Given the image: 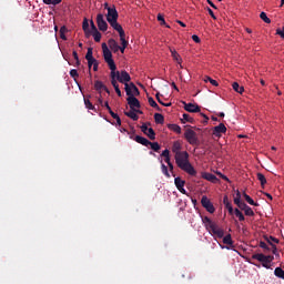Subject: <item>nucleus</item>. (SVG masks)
<instances>
[{
  "mask_svg": "<svg viewBox=\"0 0 284 284\" xmlns=\"http://www.w3.org/2000/svg\"><path fill=\"white\" fill-rule=\"evenodd\" d=\"M251 260H256L258 263H261V266L271 270L272 263L274 262V255H266L262 253H256L252 255Z\"/></svg>",
  "mask_w": 284,
  "mask_h": 284,
  "instance_id": "obj_3",
  "label": "nucleus"
},
{
  "mask_svg": "<svg viewBox=\"0 0 284 284\" xmlns=\"http://www.w3.org/2000/svg\"><path fill=\"white\" fill-rule=\"evenodd\" d=\"M201 204L202 207H205L206 212H209L210 214H214V212H216L214 204H212V201H210L206 195L202 196Z\"/></svg>",
  "mask_w": 284,
  "mask_h": 284,
  "instance_id": "obj_7",
  "label": "nucleus"
},
{
  "mask_svg": "<svg viewBox=\"0 0 284 284\" xmlns=\"http://www.w3.org/2000/svg\"><path fill=\"white\" fill-rule=\"evenodd\" d=\"M97 23H98V28L101 32H106L108 31V22L105 21V19L103 18L102 13H99L97 16Z\"/></svg>",
  "mask_w": 284,
  "mask_h": 284,
  "instance_id": "obj_10",
  "label": "nucleus"
},
{
  "mask_svg": "<svg viewBox=\"0 0 284 284\" xmlns=\"http://www.w3.org/2000/svg\"><path fill=\"white\" fill-rule=\"evenodd\" d=\"M276 34L281 36V38L284 39V27H283V30L282 29H277L276 30Z\"/></svg>",
  "mask_w": 284,
  "mask_h": 284,
  "instance_id": "obj_55",
  "label": "nucleus"
},
{
  "mask_svg": "<svg viewBox=\"0 0 284 284\" xmlns=\"http://www.w3.org/2000/svg\"><path fill=\"white\" fill-rule=\"evenodd\" d=\"M243 201H241V191H236V195L234 197V204L239 205L241 204Z\"/></svg>",
  "mask_w": 284,
  "mask_h": 284,
  "instance_id": "obj_42",
  "label": "nucleus"
},
{
  "mask_svg": "<svg viewBox=\"0 0 284 284\" xmlns=\"http://www.w3.org/2000/svg\"><path fill=\"white\" fill-rule=\"evenodd\" d=\"M144 134L150 139V141H154L156 139V132H154V129L152 128H149Z\"/></svg>",
  "mask_w": 284,
  "mask_h": 284,
  "instance_id": "obj_24",
  "label": "nucleus"
},
{
  "mask_svg": "<svg viewBox=\"0 0 284 284\" xmlns=\"http://www.w3.org/2000/svg\"><path fill=\"white\" fill-rule=\"evenodd\" d=\"M161 156L168 158L170 156V150L165 149L162 153Z\"/></svg>",
  "mask_w": 284,
  "mask_h": 284,
  "instance_id": "obj_57",
  "label": "nucleus"
},
{
  "mask_svg": "<svg viewBox=\"0 0 284 284\" xmlns=\"http://www.w3.org/2000/svg\"><path fill=\"white\" fill-rule=\"evenodd\" d=\"M161 170L164 176H166V179H170V171L168 170V166L164 163L161 164Z\"/></svg>",
  "mask_w": 284,
  "mask_h": 284,
  "instance_id": "obj_38",
  "label": "nucleus"
},
{
  "mask_svg": "<svg viewBox=\"0 0 284 284\" xmlns=\"http://www.w3.org/2000/svg\"><path fill=\"white\" fill-rule=\"evenodd\" d=\"M267 243L272 246V250H276V244H278V239L274 236H266Z\"/></svg>",
  "mask_w": 284,
  "mask_h": 284,
  "instance_id": "obj_18",
  "label": "nucleus"
},
{
  "mask_svg": "<svg viewBox=\"0 0 284 284\" xmlns=\"http://www.w3.org/2000/svg\"><path fill=\"white\" fill-rule=\"evenodd\" d=\"M90 26H91V31L92 32H97V30H99V29H97V26L94 24L93 20H90Z\"/></svg>",
  "mask_w": 284,
  "mask_h": 284,
  "instance_id": "obj_53",
  "label": "nucleus"
},
{
  "mask_svg": "<svg viewBox=\"0 0 284 284\" xmlns=\"http://www.w3.org/2000/svg\"><path fill=\"white\" fill-rule=\"evenodd\" d=\"M120 41L123 48H128V40H125V33H123V36L120 37Z\"/></svg>",
  "mask_w": 284,
  "mask_h": 284,
  "instance_id": "obj_48",
  "label": "nucleus"
},
{
  "mask_svg": "<svg viewBox=\"0 0 284 284\" xmlns=\"http://www.w3.org/2000/svg\"><path fill=\"white\" fill-rule=\"evenodd\" d=\"M82 30L88 34L90 32V22H88L87 18H84L82 22Z\"/></svg>",
  "mask_w": 284,
  "mask_h": 284,
  "instance_id": "obj_35",
  "label": "nucleus"
},
{
  "mask_svg": "<svg viewBox=\"0 0 284 284\" xmlns=\"http://www.w3.org/2000/svg\"><path fill=\"white\" fill-rule=\"evenodd\" d=\"M94 88L98 92H101V90H103L105 88V84H103V82L97 80L94 83Z\"/></svg>",
  "mask_w": 284,
  "mask_h": 284,
  "instance_id": "obj_36",
  "label": "nucleus"
},
{
  "mask_svg": "<svg viewBox=\"0 0 284 284\" xmlns=\"http://www.w3.org/2000/svg\"><path fill=\"white\" fill-rule=\"evenodd\" d=\"M181 121L182 123H194V119L187 113L182 114Z\"/></svg>",
  "mask_w": 284,
  "mask_h": 284,
  "instance_id": "obj_25",
  "label": "nucleus"
},
{
  "mask_svg": "<svg viewBox=\"0 0 284 284\" xmlns=\"http://www.w3.org/2000/svg\"><path fill=\"white\" fill-rule=\"evenodd\" d=\"M257 180L261 183L262 187H265V184L267 183V179H265V175L263 173H257Z\"/></svg>",
  "mask_w": 284,
  "mask_h": 284,
  "instance_id": "obj_31",
  "label": "nucleus"
},
{
  "mask_svg": "<svg viewBox=\"0 0 284 284\" xmlns=\"http://www.w3.org/2000/svg\"><path fill=\"white\" fill-rule=\"evenodd\" d=\"M175 163L180 170L190 174V176H196V170L190 163V153L187 151H182L175 155Z\"/></svg>",
  "mask_w": 284,
  "mask_h": 284,
  "instance_id": "obj_2",
  "label": "nucleus"
},
{
  "mask_svg": "<svg viewBox=\"0 0 284 284\" xmlns=\"http://www.w3.org/2000/svg\"><path fill=\"white\" fill-rule=\"evenodd\" d=\"M93 71L99 72V61L93 64Z\"/></svg>",
  "mask_w": 284,
  "mask_h": 284,
  "instance_id": "obj_63",
  "label": "nucleus"
},
{
  "mask_svg": "<svg viewBox=\"0 0 284 284\" xmlns=\"http://www.w3.org/2000/svg\"><path fill=\"white\" fill-rule=\"evenodd\" d=\"M223 204L225 205L226 210L229 211V214H234V207H232V203L230 202V197H227V195L224 196Z\"/></svg>",
  "mask_w": 284,
  "mask_h": 284,
  "instance_id": "obj_17",
  "label": "nucleus"
},
{
  "mask_svg": "<svg viewBox=\"0 0 284 284\" xmlns=\"http://www.w3.org/2000/svg\"><path fill=\"white\" fill-rule=\"evenodd\" d=\"M172 152L176 154H181L183 151H181V142L175 141L172 145Z\"/></svg>",
  "mask_w": 284,
  "mask_h": 284,
  "instance_id": "obj_21",
  "label": "nucleus"
},
{
  "mask_svg": "<svg viewBox=\"0 0 284 284\" xmlns=\"http://www.w3.org/2000/svg\"><path fill=\"white\" fill-rule=\"evenodd\" d=\"M184 103V110H186V112H201V106H199L197 104H193V103Z\"/></svg>",
  "mask_w": 284,
  "mask_h": 284,
  "instance_id": "obj_14",
  "label": "nucleus"
},
{
  "mask_svg": "<svg viewBox=\"0 0 284 284\" xmlns=\"http://www.w3.org/2000/svg\"><path fill=\"white\" fill-rule=\"evenodd\" d=\"M110 77H111V84L113 85L115 93L118 94V97H123V94L121 93V89L119 88V82L114 80V72L110 74Z\"/></svg>",
  "mask_w": 284,
  "mask_h": 284,
  "instance_id": "obj_15",
  "label": "nucleus"
},
{
  "mask_svg": "<svg viewBox=\"0 0 284 284\" xmlns=\"http://www.w3.org/2000/svg\"><path fill=\"white\" fill-rule=\"evenodd\" d=\"M209 232H212L215 236H219L220 239H223L224 232L216 223H212L206 229Z\"/></svg>",
  "mask_w": 284,
  "mask_h": 284,
  "instance_id": "obj_9",
  "label": "nucleus"
},
{
  "mask_svg": "<svg viewBox=\"0 0 284 284\" xmlns=\"http://www.w3.org/2000/svg\"><path fill=\"white\" fill-rule=\"evenodd\" d=\"M92 36L95 43H99L101 41V32H99V30L93 31Z\"/></svg>",
  "mask_w": 284,
  "mask_h": 284,
  "instance_id": "obj_37",
  "label": "nucleus"
},
{
  "mask_svg": "<svg viewBox=\"0 0 284 284\" xmlns=\"http://www.w3.org/2000/svg\"><path fill=\"white\" fill-rule=\"evenodd\" d=\"M184 139L187 141L190 145H195L196 148L201 145V140H199V135L196 134V131L192 129L185 130Z\"/></svg>",
  "mask_w": 284,
  "mask_h": 284,
  "instance_id": "obj_4",
  "label": "nucleus"
},
{
  "mask_svg": "<svg viewBox=\"0 0 284 284\" xmlns=\"http://www.w3.org/2000/svg\"><path fill=\"white\" fill-rule=\"evenodd\" d=\"M223 243H225V245H232V235H226L223 239Z\"/></svg>",
  "mask_w": 284,
  "mask_h": 284,
  "instance_id": "obj_45",
  "label": "nucleus"
},
{
  "mask_svg": "<svg viewBox=\"0 0 284 284\" xmlns=\"http://www.w3.org/2000/svg\"><path fill=\"white\" fill-rule=\"evenodd\" d=\"M72 54H73V58H74V60H75V65H77V67L81 65V60H79V53H77V51L74 50V51L72 52Z\"/></svg>",
  "mask_w": 284,
  "mask_h": 284,
  "instance_id": "obj_46",
  "label": "nucleus"
},
{
  "mask_svg": "<svg viewBox=\"0 0 284 284\" xmlns=\"http://www.w3.org/2000/svg\"><path fill=\"white\" fill-rule=\"evenodd\" d=\"M260 18L262 19V21H264V23H272V20L267 18V13L263 11L260 13Z\"/></svg>",
  "mask_w": 284,
  "mask_h": 284,
  "instance_id": "obj_41",
  "label": "nucleus"
},
{
  "mask_svg": "<svg viewBox=\"0 0 284 284\" xmlns=\"http://www.w3.org/2000/svg\"><path fill=\"white\" fill-rule=\"evenodd\" d=\"M158 21H160V24L165 26V28H170V26L165 23V18H163V14H158Z\"/></svg>",
  "mask_w": 284,
  "mask_h": 284,
  "instance_id": "obj_43",
  "label": "nucleus"
},
{
  "mask_svg": "<svg viewBox=\"0 0 284 284\" xmlns=\"http://www.w3.org/2000/svg\"><path fill=\"white\" fill-rule=\"evenodd\" d=\"M88 61V65H89V70H92V65L98 62L97 59H91V60H87Z\"/></svg>",
  "mask_w": 284,
  "mask_h": 284,
  "instance_id": "obj_52",
  "label": "nucleus"
},
{
  "mask_svg": "<svg viewBox=\"0 0 284 284\" xmlns=\"http://www.w3.org/2000/svg\"><path fill=\"white\" fill-rule=\"evenodd\" d=\"M70 77H72V79H77L79 77V71H77V69H72L70 71Z\"/></svg>",
  "mask_w": 284,
  "mask_h": 284,
  "instance_id": "obj_49",
  "label": "nucleus"
},
{
  "mask_svg": "<svg viewBox=\"0 0 284 284\" xmlns=\"http://www.w3.org/2000/svg\"><path fill=\"white\" fill-rule=\"evenodd\" d=\"M202 222H203V224L205 225V227L207 229L210 225H212L214 222L210 219V217H207V216H204L203 219H202Z\"/></svg>",
  "mask_w": 284,
  "mask_h": 284,
  "instance_id": "obj_40",
  "label": "nucleus"
},
{
  "mask_svg": "<svg viewBox=\"0 0 284 284\" xmlns=\"http://www.w3.org/2000/svg\"><path fill=\"white\" fill-rule=\"evenodd\" d=\"M192 40H193L195 43H201V38H199V36H196V34H193V36H192Z\"/></svg>",
  "mask_w": 284,
  "mask_h": 284,
  "instance_id": "obj_54",
  "label": "nucleus"
},
{
  "mask_svg": "<svg viewBox=\"0 0 284 284\" xmlns=\"http://www.w3.org/2000/svg\"><path fill=\"white\" fill-rule=\"evenodd\" d=\"M150 129L148 128V123H143L142 126H141V131L143 132V134H148V131Z\"/></svg>",
  "mask_w": 284,
  "mask_h": 284,
  "instance_id": "obj_51",
  "label": "nucleus"
},
{
  "mask_svg": "<svg viewBox=\"0 0 284 284\" xmlns=\"http://www.w3.org/2000/svg\"><path fill=\"white\" fill-rule=\"evenodd\" d=\"M225 132H227V128L223 123L213 128V136H217V139H220L221 134H225Z\"/></svg>",
  "mask_w": 284,
  "mask_h": 284,
  "instance_id": "obj_11",
  "label": "nucleus"
},
{
  "mask_svg": "<svg viewBox=\"0 0 284 284\" xmlns=\"http://www.w3.org/2000/svg\"><path fill=\"white\" fill-rule=\"evenodd\" d=\"M109 114L112 116V119H118L119 114L114 113L112 109L109 111Z\"/></svg>",
  "mask_w": 284,
  "mask_h": 284,
  "instance_id": "obj_60",
  "label": "nucleus"
},
{
  "mask_svg": "<svg viewBox=\"0 0 284 284\" xmlns=\"http://www.w3.org/2000/svg\"><path fill=\"white\" fill-rule=\"evenodd\" d=\"M85 59H87V61L91 60V59H94V57L92 55V48L88 49L87 54H85Z\"/></svg>",
  "mask_w": 284,
  "mask_h": 284,
  "instance_id": "obj_47",
  "label": "nucleus"
},
{
  "mask_svg": "<svg viewBox=\"0 0 284 284\" xmlns=\"http://www.w3.org/2000/svg\"><path fill=\"white\" fill-rule=\"evenodd\" d=\"M125 116H129V119H132V121H139V115L134 110L124 112Z\"/></svg>",
  "mask_w": 284,
  "mask_h": 284,
  "instance_id": "obj_23",
  "label": "nucleus"
},
{
  "mask_svg": "<svg viewBox=\"0 0 284 284\" xmlns=\"http://www.w3.org/2000/svg\"><path fill=\"white\" fill-rule=\"evenodd\" d=\"M274 274L276 277L281 278L284 281V271L282 267H276L274 271Z\"/></svg>",
  "mask_w": 284,
  "mask_h": 284,
  "instance_id": "obj_33",
  "label": "nucleus"
},
{
  "mask_svg": "<svg viewBox=\"0 0 284 284\" xmlns=\"http://www.w3.org/2000/svg\"><path fill=\"white\" fill-rule=\"evenodd\" d=\"M207 12L210 17H212V19L216 20V16L214 14V11L212 9L207 8Z\"/></svg>",
  "mask_w": 284,
  "mask_h": 284,
  "instance_id": "obj_56",
  "label": "nucleus"
},
{
  "mask_svg": "<svg viewBox=\"0 0 284 284\" xmlns=\"http://www.w3.org/2000/svg\"><path fill=\"white\" fill-rule=\"evenodd\" d=\"M63 0H51L52 6H59Z\"/></svg>",
  "mask_w": 284,
  "mask_h": 284,
  "instance_id": "obj_64",
  "label": "nucleus"
},
{
  "mask_svg": "<svg viewBox=\"0 0 284 284\" xmlns=\"http://www.w3.org/2000/svg\"><path fill=\"white\" fill-rule=\"evenodd\" d=\"M204 81H205V83H207V82L210 81V83H211L212 85H214L215 88H219V82H217L216 80L210 78V77H205V78H204Z\"/></svg>",
  "mask_w": 284,
  "mask_h": 284,
  "instance_id": "obj_39",
  "label": "nucleus"
},
{
  "mask_svg": "<svg viewBox=\"0 0 284 284\" xmlns=\"http://www.w3.org/2000/svg\"><path fill=\"white\" fill-rule=\"evenodd\" d=\"M128 104L130 105L131 110H134V108H141V102L139 101V99H136V97H128L126 98Z\"/></svg>",
  "mask_w": 284,
  "mask_h": 284,
  "instance_id": "obj_12",
  "label": "nucleus"
},
{
  "mask_svg": "<svg viewBox=\"0 0 284 284\" xmlns=\"http://www.w3.org/2000/svg\"><path fill=\"white\" fill-rule=\"evenodd\" d=\"M65 32H68V28L65 26H62L60 28V39H62V41H68V37H65Z\"/></svg>",
  "mask_w": 284,
  "mask_h": 284,
  "instance_id": "obj_28",
  "label": "nucleus"
},
{
  "mask_svg": "<svg viewBox=\"0 0 284 284\" xmlns=\"http://www.w3.org/2000/svg\"><path fill=\"white\" fill-rule=\"evenodd\" d=\"M243 196L246 201V203H248V205H254L255 207H258V203L254 202L250 195H247V193H243Z\"/></svg>",
  "mask_w": 284,
  "mask_h": 284,
  "instance_id": "obj_30",
  "label": "nucleus"
},
{
  "mask_svg": "<svg viewBox=\"0 0 284 284\" xmlns=\"http://www.w3.org/2000/svg\"><path fill=\"white\" fill-rule=\"evenodd\" d=\"M109 48L113 51V52H119V49H121V47L119 45V42H116V40L114 39H110L108 41Z\"/></svg>",
  "mask_w": 284,
  "mask_h": 284,
  "instance_id": "obj_16",
  "label": "nucleus"
},
{
  "mask_svg": "<svg viewBox=\"0 0 284 284\" xmlns=\"http://www.w3.org/2000/svg\"><path fill=\"white\" fill-rule=\"evenodd\" d=\"M202 176H203V179H205V181H211V183H216V181H219L216 175H214L212 173H204Z\"/></svg>",
  "mask_w": 284,
  "mask_h": 284,
  "instance_id": "obj_19",
  "label": "nucleus"
},
{
  "mask_svg": "<svg viewBox=\"0 0 284 284\" xmlns=\"http://www.w3.org/2000/svg\"><path fill=\"white\" fill-rule=\"evenodd\" d=\"M154 121L158 123V125H163V123H165V118L161 113H155Z\"/></svg>",
  "mask_w": 284,
  "mask_h": 284,
  "instance_id": "obj_20",
  "label": "nucleus"
},
{
  "mask_svg": "<svg viewBox=\"0 0 284 284\" xmlns=\"http://www.w3.org/2000/svg\"><path fill=\"white\" fill-rule=\"evenodd\" d=\"M135 142L140 143V145H144V148L150 146L153 152H159L161 150V144H159V142H150V140L141 135H135Z\"/></svg>",
  "mask_w": 284,
  "mask_h": 284,
  "instance_id": "obj_5",
  "label": "nucleus"
},
{
  "mask_svg": "<svg viewBox=\"0 0 284 284\" xmlns=\"http://www.w3.org/2000/svg\"><path fill=\"white\" fill-rule=\"evenodd\" d=\"M149 105H151V108H154L155 110H158V112H161V106H159L156 101H154V98H149Z\"/></svg>",
  "mask_w": 284,
  "mask_h": 284,
  "instance_id": "obj_32",
  "label": "nucleus"
},
{
  "mask_svg": "<svg viewBox=\"0 0 284 284\" xmlns=\"http://www.w3.org/2000/svg\"><path fill=\"white\" fill-rule=\"evenodd\" d=\"M260 247H262V250H270V247H267V243L265 242H261Z\"/></svg>",
  "mask_w": 284,
  "mask_h": 284,
  "instance_id": "obj_59",
  "label": "nucleus"
},
{
  "mask_svg": "<svg viewBox=\"0 0 284 284\" xmlns=\"http://www.w3.org/2000/svg\"><path fill=\"white\" fill-rule=\"evenodd\" d=\"M111 28H113V30H115L116 32H119V37H123V34H125V31L123 30V27L118 22V20H114L112 22H109Z\"/></svg>",
  "mask_w": 284,
  "mask_h": 284,
  "instance_id": "obj_13",
  "label": "nucleus"
},
{
  "mask_svg": "<svg viewBox=\"0 0 284 284\" xmlns=\"http://www.w3.org/2000/svg\"><path fill=\"white\" fill-rule=\"evenodd\" d=\"M155 99H156L158 103H160L162 105L163 101L161 100V94L160 93L155 94Z\"/></svg>",
  "mask_w": 284,
  "mask_h": 284,
  "instance_id": "obj_61",
  "label": "nucleus"
},
{
  "mask_svg": "<svg viewBox=\"0 0 284 284\" xmlns=\"http://www.w3.org/2000/svg\"><path fill=\"white\" fill-rule=\"evenodd\" d=\"M171 53H172V57H173V59L175 60V61H178V63H181V61L179 60V52H176V51H171Z\"/></svg>",
  "mask_w": 284,
  "mask_h": 284,
  "instance_id": "obj_50",
  "label": "nucleus"
},
{
  "mask_svg": "<svg viewBox=\"0 0 284 284\" xmlns=\"http://www.w3.org/2000/svg\"><path fill=\"white\" fill-rule=\"evenodd\" d=\"M247 206H248V205H246L245 202H242L241 204L237 205V207H239L240 210H243V211H244Z\"/></svg>",
  "mask_w": 284,
  "mask_h": 284,
  "instance_id": "obj_58",
  "label": "nucleus"
},
{
  "mask_svg": "<svg viewBox=\"0 0 284 284\" xmlns=\"http://www.w3.org/2000/svg\"><path fill=\"white\" fill-rule=\"evenodd\" d=\"M84 105L87 110H93V112H97V108L94 106V104H92L90 100L84 99Z\"/></svg>",
  "mask_w": 284,
  "mask_h": 284,
  "instance_id": "obj_34",
  "label": "nucleus"
},
{
  "mask_svg": "<svg viewBox=\"0 0 284 284\" xmlns=\"http://www.w3.org/2000/svg\"><path fill=\"white\" fill-rule=\"evenodd\" d=\"M233 214H235L239 221L241 222L245 221V215H243V212H241V210L239 209L233 210Z\"/></svg>",
  "mask_w": 284,
  "mask_h": 284,
  "instance_id": "obj_27",
  "label": "nucleus"
},
{
  "mask_svg": "<svg viewBox=\"0 0 284 284\" xmlns=\"http://www.w3.org/2000/svg\"><path fill=\"white\" fill-rule=\"evenodd\" d=\"M221 179H223V181H226L227 183H230V179L227 178V175H223L222 173H219Z\"/></svg>",
  "mask_w": 284,
  "mask_h": 284,
  "instance_id": "obj_62",
  "label": "nucleus"
},
{
  "mask_svg": "<svg viewBox=\"0 0 284 284\" xmlns=\"http://www.w3.org/2000/svg\"><path fill=\"white\" fill-rule=\"evenodd\" d=\"M108 14H106V21L108 23H111L112 21H119V11H116V7L106 8Z\"/></svg>",
  "mask_w": 284,
  "mask_h": 284,
  "instance_id": "obj_8",
  "label": "nucleus"
},
{
  "mask_svg": "<svg viewBox=\"0 0 284 284\" xmlns=\"http://www.w3.org/2000/svg\"><path fill=\"white\" fill-rule=\"evenodd\" d=\"M124 90L126 92V97H139V94H141L139 88L136 87V84H134V82L125 84Z\"/></svg>",
  "mask_w": 284,
  "mask_h": 284,
  "instance_id": "obj_6",
  "label": "nucleus"
},
{
  "mask_svg": "<svg viewBox=\"0 0 284 284\" xmlns=\"http://www.w3.org/2000/svg\"><path fill=\"white\" fill-rule=\"evenodd\" d=\"M232 88L235 92H237V94H243V92H245V88L240 87L239 82H233Z\"/></svg>",
  "mask_w": 284,
  "mask_h": 284,
  "instance_id": "obj_22",
  "label": "nucleus"
},
{
  "mask_svg": "<svg viewBox=\"0 0 284 284\" xmlns=\"http://www.w3.org/2000/svg\"><path fill=\"white\" fill-rule=\"evenodd\" d=\"M102 52H103V59L105 63L109 67V70H111V73H114V81H119V83H122L124 87L132 81V77H130V73L128 71H116V63L114 62V59L112 58V51L108 48V44L104 42L102 43Z\"/></svg>",
  "mask_w": 284,
  "mask_h": 284,
  "instance_id": "obj_1",
  "label": "nucleus"
},
{
  "mask_svg": "<svg viewBox=\"0 0 284 284\" xmlns=\"http://www.w3.org/2000/svg\"><path fill=\"white\" fill-rule=\"evenodd\" d=\"M168 128L172 132H175V134H181V128L179 126V124H169Z\"/></svg>",
  "mask_w": 284,
  "mask_h": 284,
  "instance_id": "obj_29",
  "label": "nucleus"
},
{
  "mask_svg": "<svg viewBox=\"0 0 284 284\" xmlns=\"http://www.w3.org/2000/svg\"><path fill=\"white\" fill-rule=\"evenodd\" d=\"M244 214H245V216H254V211L252 210V207L247 206L244 210Z\"/></svg>",
  "mask_w": 284,
  "mask_h": 284,
  "instance_id": "obj_44",
  "label": "nucleus"
},
{
  "mask_svg": "<svg viewBox=\"0 0 284 284\" xmlns=\"http://www.w3.org/2000/svg\"><path fill=\"white\" fill-rule=\"evenodd\" d=\"M174 183L178 190L185 187V181H183L181 178H175Z\"/></svg>",
  "mask_w": 284,
  "mask_h": 284,
  "instance_id": "obj_26",
  "label": "nucleus"
}]
</instances>
